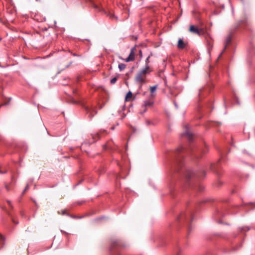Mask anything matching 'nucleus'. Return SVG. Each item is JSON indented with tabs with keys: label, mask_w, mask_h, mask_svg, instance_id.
<instances>
[{
	"label": "nucleus",
	"mask_w": 255,
	"mask_h": 255,
	"mask_svg": "<svg viewBox=\"0 0 255 255\" xmlns=\"http://www.w3.org/2000/svg\"><path fill=\"white\" fill-rule=\"evenodd\" d=\"M152 71L150 67H147L141 69L137 73L135 79L136 82L142 86L143 84L146 82V75L149 74Z\"/></svg>",
	"instance_id": "1"
},
{
	"label": "nucleus",
	"mask_w": 255,
	"mask_h": 255,
	"mask_svg": "<svg viewBox=\"0 0 255 255\" xmlns=\"http://www.w3.org/2000/svg\"><path fill=\"white\" fill-rule=\"evenodd\" d=\"M189 30L190 32L198 35H201L204 33V31L202 28H199L198 27L193 25H190Z\"/></svg>",
	"instance_id": "2"
},
{
	"label": "nucleus",
	"mask_w": 255,
	"mask_h": 255,
	"mask_svg": "<svg viewBox=\"0 0 255 255\" xmlns=\"http://www.w3.org/2000/svg\"><path fill=\"white\" fill-rule=\"evenodd\" d=\"M136 52V49L135 47H133L131 48L130 50V52L128 57L127 58H126L125 60V61L128 62L129 61H132L135 59V55Z\"/></svg>",
	"instance_id": "3"
},
{
	"label": "nucleus",
	"mask_w": 255,
	"mask_h": 255,
	"mask_svg": "<svg viewBox=\"0 0 255 255\" xmlns=\"http://www.w3.org/2000/svg\"><path fill=\"white\" fill-rule=\"evenodd\" d=\"M231 36H229L227 38V39L226 40L225 43V46H224V48L223 50L222 51V52L221 53L220 55H219V58L221 57L222 55L223 54V53H224V51L225 50V49L227 47L228 44L231 42Z\"/></svg>",
	"instance_id": "4"
},
{
	"label": "nucleus",
	"mask_w": 255,
	"mask_h": 255,
	"mask_svg": "<svg viewBox=\"0 0 255 255\" xmlns=\"http://www.w3.org/2000/svg\"><path fill=\"white\" fill-rule=\"evenodd\" d=\"M186 46V43L184 42L182 39L179 38L178 41L177 47L179 49H182Z\"/></svg>",
	"instance_id": "5"
},
{
	"label": "nucleus",
	"mask_w": 255,
	"mask_h": 255,
	"mask_svg": "<svg viewBox=\"0 0 255 255\" xmlns=\"http://www.w3.org/2000/svg\"><path fill=\"white\" fill-rule=\"evenodd\" d=\"M86 110L88 111V113H90L89 116L90 118H92L95 114L97 113V112L95 109H89L88 108H86Z\"/></svg>",
	"instance_id": "6"
},
{
	"label": "nucleus",
	"mask_w": 255,
	"mask_h": 255,
	"mask_svg": "<svg viewBox=\"0 0 255 255\" xmlns=\"http://www.w3.org/2000/svg\"><path fill=\"white\" fill-rule=\"evenodd\" d=\"M184 134L190 140H192L193 134L189 130H188V129H187V130L185 132Z\"/></svg>",
	"instance_id": "7"
},
{
	"label": "nucleus",
	"mask_w": 255,
	"mask_h": 255,
	"mask_svg": "<svg viewBox=\"0 0 255 255\" xmlns=\"http://www.w3.org/2000/svg\"><path fill=\"white\" fill-rule=\"evenodd\" d=\"M249 52L251 55L254 54L255 53V47L254 45H252L251 46L249 49Z\"/></svg>",
	"instance_id": "8"
},
{
	"label": "nucleus",
	"mask_w": 255,
	"mask_h": 255,
	"mask_svg": "<svg viewBox=\"0 0 255 255\" xmlns=\"http://www.w3.org/2000/svg\"><path fill=\"white\" fill-rule=\"evenodd\" d=\"M152 55V54H150L147 57V58L145 60V66L144 68H146L147 66L148 67H150L149 64L150 63V61H149V59H150V56Z\"/></svg>",
	"instance_id": "9"
},
{
	"label": "nucleus",
	"mask_w": 255,
	"mask_h": 255,
	"mask_svg": "<svg viewBox=\"0 0 255 255\" xmlns=\"http://www.w3.org/2000/svg\"><path fill=\"white\" fill-rule=\"evenodd\" d=\"M132 94L131 92H128L126 97V100L127 101H129L132 97Z\"/></svg>",
	"instance_id": "10"
},
{
	"label": "nucleus",
	"mask_w": 255,
	"mask_h": 255,
	"mask_svg": "<svg viewBox=\"0 0 255 255\" xmlns=\"http://www.w3.org/2000/svg\"><path fill=\"white\" fill-rule=\"evenodd\" d=\"M157 89V86H154L150 87V92L151 93V96H153V94L155 92Z\"/></svg>",
	"instance_id": "11"
},
{
	"label": "nucleus",
	"mask_w": 255,
	"mask_h": 255,
	"mask_svg": "<svg viewBox=\"0 0 255 255\" xmlns=\"http://www.w3.org/2000/svg\"><path fill=\"white\" fill-rule=\"evenodd\" d=\"M126 67V65L124 63H121V64H119V68L120 71H122V70H124L125 69Z\"/></svg>",
	"instance_id": "12"
},
{
	"label": "nucleus",
	"mask_w": 255,
	"mask_h": 255,
	"mask_svg": "<svg viewBox=\"0 0 255 255\" xmlns=\"http://www.w3.org/2000/svg\"><path fill=\"white\" fill-rule=\"evenodd\" d=\"M152 104V102H149V101H145L144 102V107H149V106H151Z\"/></svg>",
	"instance_id": "13"
},
{
	"label": "nucleus",
	"mask_w": 255,
	"mask_h": 255,
	"mask_svg": "<svg viewBox=\"0 0 255 255\" xmlns=\"http://www.w3.org/2000/svg\"><path fill=\"white\" fill-rule=\"evenodd\" d=\"M5 240L4 237L0 234V241L1 244H4V241Z\"/></svg>",
	"instance_id": "14"
},
{
	"label": "nucleus",
	"mask_w": 255,
	"mask_h": 255,
	"mask_svg": "<svg viewBox=\"0 0 255 255\" xmlns=\"http://www.w3.org/2000/svg\"><path fill=\"white\" fill-rule=\"evenodd\" d=\"M108 15L112 19H113V18H117L114 14L112 13L111 12H109L108 14Z\"/></svg>",
	"instance_id": "15"
},
{
	"label": "nucleus",
	"mask_w": 255,
	"mask_h": 255,
	"mask_svg": "<svg viewBox=\"0 0 255 255\" xmlns=\"http://www.w3.org/2000/svg\"><path fill=\"white\" fill-rule=\"evenodd\" d=\"M117 78L115 77L111 80L110 82L112 84H114L117 82Z\"/></svg>",
	"instance_id": "16"
},
{
	"label": "nucleus",
	"mask_w": 255,
	"mask_h": 255,
	"mask_svg": "<svg viewBox=\"0 0 255 255\" xmlns=\"http://www.w3.org/2000/svg\"><path fill=\"white\" fill-rule=\"evenodd\" d=\"M192 174V172L191 171H188L187 172V174L186 175V176L187 178H190L191 177Z\"/></svg>",
	"instance_id": "17"
},
{
	"label": "nucleus",
	"mask_w": 255,
	"mask_h": 255,
	"mask_svg": "<svg viewBox=\"0 0 255 255\" xmlns=\"http://www.w3.org/2000/svg\"><path fill=\"white\" fill-rule=\"evenodd\" d=\"M184 150H185V149H184L183 147H182V146H181V147H178V148L177 149V151H178V152H182V151H184Z\"/></svg>",
	"instance_id": "18"
},
{
	"label": "nucleus",
	"mask_w": 255,
	"mask_h": 255,
	"mask_svg": "<svg viewBox=\"0 0 255 255\" xmlns=\"http://www.w3.org/2000/svg\"><path fill=\"white\" fill-rule=\"evenodd\" d=\"M249 228H248V227H245L242 228V230L245 231H249Z\"/></svg>",
	"instance_id": "19"
},
{
	"label": "nucleus",
	"mask_w": 255,
	"mask_h": 255,
	"mask_svg": "<svg viewBox=\"0 0 255 255\" xmlns=\"http://www.w3.org/2000/svg\"><path fill=\"white\" fill-rule=\"evenodd\" d=\"M12 222H13L14 223H15V224H18V222H15V220H14L13 219H12Z\"/></svg>",
	"instance_id": "20"
},
{
	"label": "nucleus",
	"mask_w": 255,
	"mask_h": 255,
	"mask_svg": "<svg viewBox=\"0 0 255 255\" xmlns=\"http://www.w3.org/2000/svg\"><path fill=\"white\" fill-rule=\"evenodd\" d=\"M28 189V185L26 186V187H25V189L24 190V191L27 190Z\"/></svg>",
	"instance_id": "21"
},
{
	"label": "nucleus",
	"mask_w": 255,
	"mask_h": 255,
	"mask_svg": "<svg viewBox=\"0 0 255 255\" xmlns=\"http://www.w3.org/2000/svg\"><path fill=\"white\" fill-rule=\"evenodd\" d=\"M7 203H8V205H9L10 206V204H11V203H10V201H7Z\"/></svg>",
	"instance_id": "22"
}]
</instances>
